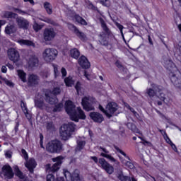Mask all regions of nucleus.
I'll list each match as a JSON object with an SVG mask.
<instances>
[{"label": "nucleus", "instance_id": "1", "mask_svg": "<svg viewBox=\"0 0 181 181\" xmlns=\"http://www.w3.org/2000/svg\"><path fill=\"white\" fill-rule=\"evenodd\" d=\"M66 112L69 115L71 121H75V122H78L79 119H86V116L84 111L81 110V107H77V111L76 110V105L71 100L66 102L65 107Z\"/></svg>", "mask_w": 181, "mask_h": 181}, {"label": "nucleus", "instance_id": "2", "mask_svg": "<svg viewBox=\"0 0 181 181\" xmlns=\"http://www.w3.org/2000/svg\"><path fill=\"white\" fill-rule=\"evenodd\" d=\"M76 131V125L73 122H69L68 124H63L61 127L60 135L63 141H67L73 132Z\"/></svg>", "mask_w": 181, "mask_h": 181}, {"label": "nucleus", "instance_id": "3", "mask_svg": "<svg viewBox=\"0 0 181 181\" xmlns=\"http://www.w3.org/2000/svg\"><path fill=\"white\" fill-rule=\"evenodd\" d=\"M46 149L49 153H61L63 152V144L59 140H52L47 144Z\"/></svg>", "mask_w": 181, "mask_h": 181}, {"label": "nucleus", "instance_id": "4", "mask_svg": "<svg viewBox=\"0 0 181 181\" xmlns=\"http://www.w3.org/2000/svg\"><path fill=\"white\" fill-rule=\"evenodd\" d=\"M21 156L26 160L25 163V168L29 170L30 173H33L35 168H36V160L33 158L29 159V155L28 154V152H26V150L23 148L21 150ZM28 159H29L28 160Z\"/></svg>", "mask_w": 181, "mask_h": 181}, {"label": "nucleus", "instance_id": "5", "mask_svg": "<svg viewBox=\"0 0 181 181\" xmlns=\"http://www.w3.org/2000/svg\"><path fill=\"white\" fill-rule=\"evenodd\" d=\"M57 54H59L57 49L54 48H47L42 52V57L47 63H51V62L56 59Z\"/></svg>", "mask_w": 181, "mask_h": 181}, {"label": "nucleus", "instance_id": "6", "mask_svg": "<svg viewBox=\"0 0 181 181\" xmlns=\"http://www.w3.org/2000/svg\"><path fill=\"white\" fill-rule=\"evenodd\" d=\"M163 90V88L159 85L155 83L151 84V88H147L146 90V95L149 97L152 100L155 96H156L157 93H160Z\"/></svg>", "mask_w": 181, "mask_h": 181}, {"label": "nucleus", "instance_id": "7", "mask_svg": "<svg viewBox=\"0 0 181 181\" xmlns=\"http://www.w3.org/2000/svg\"><path fill=\"white\" fill-rule=\"evenodd\" d=\"M94 99L90 96H85L82 98V106L85 111H93L94 106L93 105Z\"/></svg>", "mask_w": 181, "mask_h": 181}, {"label": "nucleus", "instance_id": "8", "mask_svg": "<svg viewBox=\"0 0 181 181\" xmlns=\"http://www.w3.org/2000/svg\"><path fill=\"white\" fill-rule=\"evenodd\" d=\"M63 159L64 158L62 156H57L56 158H52V162H55V163L50 167V164H48V168H49V171L52 172V173H54V172H57L59 169H60L62 166V163H63Z\"/></svg>", "mask_w": 181, "mask_h": 181}, {"label": "nucleus", "instance_id": "9", "mask_svg": "<svg viewBox=\"0 0 181 181\" xmlns=\"http://www.w3.org/2000/svg\"><path fill=\"white\" fill-rule=\"evenodd\" d=\"M64 175L66 181H78L80 180V172L78 170H75L71 174L69 170H64Z\"/></svg>", "mask_w": 181, "mask_h": 181}, {"label": "nucleus", "instance_id": "10", "mask_svg": "<svg viewBox=\"0 0 181 181\" xmlns=\"http://www.w3.org/2000/svg\"><path fill=\"white\" fill-rule=\"evenodd\" d=\"M98 165L100 166L102 169H104V170L109 175H112V173H114V167L108 163L104 158H99Z\"/></svg>", "mask_w": 181, "mask_h": 181}, {"label": "nucleus", "instance_id": "11", "mask_svg": "<svg viewBox=\"0 0 181 181\" xmlns=\"http://www.w3.org/2000/svg\"><path fill=\"white\" fill-rule=\"evenodd\" d=\"M34 103L35 107L37 108H39L40 110H47L48 106L43 101V96H42V94L37 93L35 95Z\"/></svg>", "mask_w": 181, "mask_h": 181}, {"label": "nucleus", "instance_id": "12", "mask_svg": "<svg viewBox=\"0 0 181 181\" xmlns=\"http://www.w3.org/2000/svg\"><path fill=\"white\" fill-rule=\"evenodd\" d=\"M118 110V105L114 102H110L106 105V116L111 118Z\"/></svg>", "mask_w": 181, "mask_h": 181}, {"label": "nucleus", "instance_id": "13", "mask_svg": "<svg viewBox=\"0 0 181 181\" xmlns=\"http://www.w3.org/2000/svg\"><path fill=\"white\" fill-rule=\"evenodd\" d=\"M45 42H50L56 37V31L54 28H45L43 33Z\"/></svg>", "mask_w": 181, "mask_h": 181}, {"label": "nucleus", "instance_id": "14", "mask_svg": "<svg viewBox=\"0 0 181 181\" xmlns=\"http://www.w3.org/2000/svg\"><path fill=\"white\" fill-rule=\"evenodd\" d=\"M27 81L28 87H36L39 85L40 78L39 76L32 74L28 76Z\"/></svg>", "mask_w": 181, "mask_h": 181}, {"label": "nucleus", "instance_id": "15", "mask_svg": "<svg viewBox=\"0 0 181 181\" xmlns=\"http://www.w3.org/2000/svg\"><path fill=\"white\" fill-rule=\"evenodd\" d=\"M1 175H3L6 179H12L13 177L12 168L9 165H4L1 168Z\"/></svg>", "mask_w": 181, "mask_h": 181}, {"label": "nucleus", "instance_id": "16", "mask_svg": "<svg viewBox=\"0 0 181 181\" xmlns=\"http://www.w3.org/2000/svg\"><path fill=\"white\" fill-rule=\"evenodd\" d=\"M68 29L69 30H71L78 37L81 39V40H86V34L84 33L79 31L78 28L74 25V24L68 23Z\"/></svg>", "mask_w": 181, "mask_h": 181}, {"label": "nucleus", "instance_id": "17", "mask_svg": "<svg viewBox=\"0 0 181 181\" xmlns=\"http://www.w3.org/2000/svg\"><path fill=\"white\" fill-rule=\"evenodd\" d=\"M16 22L20 29L27 30L29 28V21L23 17L16 18Z\"/></svg>", "mask_w": 181, "mask_h": 181}, {"label": "nucleus", "instance_id": "18", "mask_svg": "<svg viewBox=\"0 0 181 181\" xmlns=\"http://www.w3.org/2000/svg\"><path fill=\"white\" fill-rule=\"evenodd\" d=\"M8 57L12 62H18L19 60V52L14 48H10L8 50Z\"/></svg>", "mask_w": 181, "mask_h": 181}, {"label": "nucleus", "instance_id": "19", "mask_svg": "<svg viewBox=\"0 0 181 181\" xmlns=\"http://www.w3.org/2000/svg\"><path fill=\"white\" fill-rule=\"evenodd\" d=\"M29 67H37L39 66V58L35 54L30 55L27 59Z\"/></svg>", "mask_w": 181, "mask_h": 181}, {"label": "nucleus", "instance_id": "20", "mask_svg": "<svg viewBox=\"0 0 181 181\" xmlns=\"http://www.w3.org/2000/svg\"><path fill=\"white\" fill-rule=\"evenodd\" d=\"M90 117L91 119L94 121V122H98L99 124H101V122L104 121V117H103V115L97 112H90Z\"/></svg>", "mask_w": 181, "mask_h": 181}, {"label": "nucleus", "instance_id": "21", "mask_svg": "<svg viewBox=\"0 0 181 181\" xmlns=\"http://www.w3.org/2000/svg\"><path fill=\"white\" fill-rule=\"evenodd\" d=\"M99 22H100V23L101 25V28L103 30L102 32V33H104L107 36H111V35H112L111 30H110V28H108V26L107 25V23H105L104 19H103V18H100Z\"/></svg>", "mask_w": 181, "mask_h": 181}, {"label": "nucleus", "instance_id": "22", "mask_svg": "<svg viewBox=\"0 0 181 181\" xmlns=\"http://www.w3.org/2000/svg\"><path fill=\"white\" fill-rule=\"evenodd\" d=\"M99 149L100 151H103V152H104L100 153V156H103V158H106V159H108L109 160H110V162H117V160H115L114 157L108 154L110 153V151L107 150V148L100 146Z\"/></svg>", "mask_w": 181, "mask_h": 181}, {"label": "nucleus", "instance_id": "23", "mask_svg": "<svg viewBox=\"0 0 181 181\" xmlns=\"http://www.w3.org/2000/svg\"><path fill=\"white\" fill-rule=\"evenodd\" d=\"M79 65L82 67V69H90V62L87 59V57L84 56H81L78 59Z\"/></svg>", "mask_w": 181, "mask_h": 181}, {"label": "nucleus", "instance_id": "24", "mask_svg": "<svg viewBox=\"0 0 181 181\" xmlns=\"http://www.w3.org/2000/svg\"><path fill=\"white\" fill-rule=\"evenodd\" d=\"M163 65L167 70L170 71L176 67V66H175V63H173V62L169 59H164Z\"/></svg>", "mask_w": 181, "mask_h": 181}, {"label": "nucleus", "instance_id": "25", "mask_svg": "<svg viewBox=\"0 0 181 181\" xmlns=\"http://www.w3.org/2000/svg\"><path fill=\"white\" fill-rule=\"evenodd\" d=\"M104 33H100L99 35V42L103 46H108V37Z\"/></svg>", "mask_w": 181, "mask_h": 181}, {"label": "nucleus", "instance_id": "26", "mask_svg": "<svg viewBox=\"0 0 181 181\" xmlns=\"http://www.w3.org/2000/svg\"><path fill=\"white\" fill-rule=\"evenodd\" d=\"M171 81L175 87L181 88V76L177 78L176 75H173L171 77Z\"/></svg>", "mask_w": 181, "mask_h": 181}, {"label": "nucleus", "instance_id": "27", "mask_svg": "<svg viewBox=\"0 0 181 181\" xmlns=\"http://www.w3.org/2000/svg\"><path fill=\"white\" fill-rule=\"evenodd\" d=\"M18 14L11 11H4L2 13V17L6 19H16Z\"/></svg>", "mask_w": 181, "mask_h": 181}, {"label": "nucleus", "instance_id": "28", "mask_svg": "<svg viewBox=\"0 0 181 181\" xmlns=\"http://www.w3.org/2000/svg\"><path fill=\"white\" fill-rule=\"evenodd\" d=\"M85 146H86V141L78 140L77 146L75 148V152H81V151H83V149H84Z\"/></svg>", "mask_w": 181, "mask_h": 181}, {"label": "nucleus", "instance_id": "29", "mask_svg": "<svg viewBox=\"0 0 181 181\" xmlns=\"http://www.w3.org/2000/svg\"><path fill=\"white\" fill-rule=\"evenodd\" d=\"M127 127L128 129H130V131L134 132V134H141V132L139 131V129H138V128H136V125H135V124L132 122H128L127 124Z\"/></svg>", "mask_w": 181, "mask_h": 181}, {"label": "nucleus", "instance_id": "30", "mask_svg": "<svg viewBox=\"0 0 181 181\" xmlns=\"http://www.w3.org/2000/svg\"><path fill=\"white\" fill-rule=\"evenodd\" d=\"M70 56L73 59H78L80 57V51L77 48H73L70 50Z\"/></svg>", "mask_w": 181, "mask_h": 181}, {"label": "nucleus", "instance_id": "31", "mask_svg": "<svg viewBox=\"0 0 181 181\" xmlns=\"http://www.w3.org/2000/svg\"><path fill=\"white\" fill-rule=\"evenodd\" d=\"M44 8L48 15H52L53 13V6L52 4L47 1L44 3Z\"/></svg>", "mask_w": 181, "mask_h": 181}, {"label": "nucleus", "instance_id": "32", "mask_svg": "<svg viewBox=\"0 0 181 181\" xmlns=\"http://www.w3.org/2000/svg\"><path fill=\"white\" fill-rule=\"evenodd\" d=\"M5 32L7 35H12L16 32V27L14 25H7L5 28Z\"/></svg>", "mask_w": 181, "mask_h": 181}, {"label": "nucleus", "instance_id": "33", "mask_svg": "<svg viewBox=\"0 0 181 181\" xmlns=\"http://www.w3.org/2000/svg\"><path fill=\"white\" fill-rule=\"evenodd\" d=\"M120 160L122 165L126 166L128 169H134L135 168V165H134V163H131L130 161H127V160L122 158L120 157Z\"/></svg>", "mask_w": 181, "mask_h": 181}, {"label": "nucleus", "instance_id": "34", "mask_svg": "<svg viewBox=\"0 0 181 181\" xmlns=\"http://www.w3.org/2000/svg\"><path fill=\"white\" fill-rule=\"evenodd\" d=\"M74 19L78 23H80V25H83L84 26H87V21L84 20L81 16H80L78 14L74 15Z\"/></svg>", "mask_w": 181, "mask_h": 181}, {"label": "nucleus", "instance_id": "35", "mask_svg": "<svg viewBox=\"0 0 181 181\" xmlns=\"http://www.w3.org/2000/svg\"><path fill=\"white\" fill-rule=\"evenodd\" d=\"M45 100L47 103H49V104L51 105L56 104V103H57V99H56V97L52 98L47 93H45Z\"/></svg>", "mask_w": 181, "mask_h": 181}, {"label": "nucleus", "instance_id": "36", "mask_svg": "<svg viewBox=\"0 0 181 181\" xmlns=\"http://www.w3.org/2000/svg\"><path fill=\"white\" fill-rule=\"evenodd\" d=\"M14 172L19 179H25V175H23V173L19 170V167H18V165L14 166Z\"/></svg>", "mask_w": 181, "mask_h": 181}, {"label": "nucleus", "instance_id": "37", "mask_svg": "<svg viewBox=\"0 0 181 181\" xmlns=\"http://www.w3.org/2000/svg\"><path fill=\"white\" fill-rule=\"evenodd\" d=\"M17 72L18 76L19 78H21V81H23V83H26V73H25V71H23V70H18Z\"/></svg>", "mask_w": 181, "mask_h": 181}, {"label": "nucleus", "instance_id": "38", "mask_svg": "<svg viewBox=\"0 0 181 181\" xmlns=\"http://www.w3.org/2000/svg\"><path fill=\"white\" fill-rule=\"evenodd\" d=\"M64 83L67 87H71L74 84V80L71 76H69L64 79Z\"/></svg>", "mask_w": 181, "mask_h": 181}, {"label": "nucleus", "instance_id": "39", "mask_svg": "<svg viewBox=\"0 0 181 181\" xmlns=\"http://www.w3.org/2000/svg\"><path fill=\"white\" fill-rule=\"evenodd\" d=\"M117 178L121 181H131V177L125 176L122 173L118 174Z\"/></svg>", "mask_w": 181, "mask_h": 181}, {"label": "nucleus", "instance_id": "40", "mask_svg": "<svg viewBox=\"0 0 181 181\" xmlns=\"http://www.w3.org/2000/svg\"><path fill=\"white\" fill-rule=\"evenodd\" d=\"M19 43L21 45H25V46H35V44L33 43V42L29 40H21L19 41Z\"/></svg>", "mask_w": 181, "mask_h": 181}, {"label": "nucleus", "instance_id": "41", "mask_svg": "<svg viewBox=\"0 0 181 181\" xmlns=\"http://www.w3.org/2000/svg\"><path fill=\"white\" fill-rule=\"evenodd\" d=\"M21 107L25 115V117H28V107H26V103L23 102V100H21Z\"/></svg>", "mask_w": 181, "mask_h": 181}, {"label": "nucleus", "instance_id": "42", "mask_svg": "<svg viewBox=\"0 0 181 181\" xmlns=\"http://www.w3.org/2000/svg\"><path fill=\"white\" fill-rule=\"evenodd\" d=\"M75 88L78 95H81V94H83V92L81 91V83H80V82L76 83Z\"/></svg>", "mask_w": 181, "mask_h": 181}, {"label": "nucleus", "instance_id": "43", "mask_svg": "<svg viewBox=\"0 0 181 181\" xmlns=\"http://www.w3.org/2000/svg\"><path fill=\"white\" fill-rule=\"evenodd\" d=\"M40 21H42V22H45L46 23H49V25H54V21L52 20L51 18H40Z\"/></svg>", "mask_w": 181, "mask_h": 181}, {"label": "nucleus", "instance_id": "44", "mask_svg": "<svg viewBox=\"0 0 181 181\" xmlns=\"http://www.w3.org/2000/svg\"><path fill=\"white\" fill-rule=\"evenodd\" d=\"M60 93H62V89L59 86L54 88L52 91V94L54 95H58V94H60Z\"/></svg>", "mask_w": 181, "mask_h": 181}, {"label": "nucleus", "instance_id": "45", "mask_svg": "<svg viewBox=\"0 0 181 181\" xmlns=\"http://www.w3.org/2000/svg\"><path fill=\"white\" fill-rule=\"evenodd\" d=\"M62 108H63V104L62 103H59V104L55 105L53 111H54V112H57L62 111Z\"/></svg>", "mask_w": 181, "mask_h": 181}, {"label": "nucleus", "instance_id": "46", "mask_svg": "<svg viewBox=\"0 0 181 181\" xmlns=\"http://www.w3.org/2000/svg\"><path fill=\"white\" fill-rule=\"evenodd\" d=\"M115 149L117 152L121 153V155H123V156H124V158H127V159H129V157L127 156V153H125V152H124L122 150H121L119 148H118V146H115Z\"/></svg>", "mask_w": 181, "mask_h": 181}, {"label": "nucleus", "instance_id": "47", "mask_svg": "<svg viewBox=\"0 0 181 181\" xmlns=\"http://www.w3.org/2000/svg\"><path fill=\"white\" fill-rule=\"evenodd\" d=\"M164 139L167 142V144H168L169 145L173 143L168 136V134H166V132H164Z\"/></svg>", "mask_w": 181, "mask_h": 181}, {"label": "nucleus", "instance_id": "48", "mask_svg": "<svg viewBox=\"0 0 181 181\" xmlns=\"http://www.w3.org/2000/svg\"><path fill=\"white\" fill-rule=\"evenodd\" d=\"M158 93H160V94L158 95V98L161 101H163L165 103V100H166V95H165V93H162V91L158 92Z\"/></svg>", "mask_w": 181, "mask_h": 181}, {"label": "nucleus", "instance_id": "49", "mask_svg": "<svg viewBox=\"0 0 181 181\" xmlns=\"http://www.w3.org/2000/svg\"><path fill=\"white\" fill-rule=\"evenodd\" d=\"M33 29L35 30V32H39L42 29V26L37 23H35L33 25Z\"/></svg>", "mask_w": 181, "mask_h": 181}, {"label": "nucleus", "instance_id": "50", "mask_svg": "<svg viewBox=\"0 0 181 181\" xmlns=\"http://www.w3.org/2000/svg\"><path fill=\"white\" fill-rule=\"evenodd\" d=\"M116 26L120 30V33H121L122 36H124V32L122 31V30L124 29V25H121L119 23H117Z\"/></svg>", "mask_w": 181, "mask_h": 181}, {"label": "nucleus", "instance_id": "51", "mask_svg": "<svg viewBox=\"0 0 181 181\" xmlns=\"http://www.w3.org/2000/svg\"><path fill=\"white\" fill-rule=\"evenodd\" d=\"M13 11L14 12H17V13H19L20 15H26V11H23L19 8H14Z\"/></svg>", "mask_w": 181, "mask_h": 181}, {"label": "nucleus", "instance_id": "52", "mask_svg": "<svg viewBox=\"0 0 181 181\" xmlns=\"http://www.w3.org/2000/svg\"><path fill=\"white\" fill-rule=\"evenodd\" d=\"M43 134L42 133L40 134V147L44 148L45 146H43Z\"/></svg>", "mask_w": 181, "mask_h": 181}, {"label": "nucleus", "instance_id": "53", "mask_svg": "<svg viewBox=\"0 0 181 181\" xmlns=\"http://www.w3.org/2000/svg\"><path fill=\"white\" fill-rule=\"evenodd\" d=\"M47 181H54V175H53V174L47 175Z\"/></svg>", "mask_w": 181, "mask_h": 181}, {"label": "nucleus", "instance_id": "54", "mask_svg": "<svg viewBox=\"0 0 181 181\" xmlns=\"http://www.w3.org/2000/svg\"><path fill=\"white\" fill-rule=\"evenodd\" d=\"M88 8L89 9H93V11H95V9H97V7L94 6V5H93L91 2H88Z\"/></svg>", "mask_w": 181, "mask_h": 181}, {"label": "nucleus", "instance_id": "55", "mask_svg": "<svg viewBox=\"0 0 181 181\" xmlns=\"http://www.w3.org/2000/svg\"><path fill=\"white\" fill-rule=\"evenodd\" d=\"M4 81L5 84H6V86H8V87H13V83H12L11 81L6 79Z\"/></svg>", "mask_w": 181, "mask_h": 181}, {"label": "nucleus", "instance_id": "56", "mask_svg": "<svg viewBox=\"0 0 181 181\" xmlns=\"http://www.w3.org/2000/svg\"><path fill=\"white\" fill-rule=\"evenodd\" d=\"M101 4L105 5V6H108L110 5V0H100Z\"/></svg>", "mask_w": 181, "mask_h": 181}, {"label": "nucleus", "instance_id": "57", "mask_svg": "<svg viewBox=\"0 0 181 181\" xmlns=\"http://www.w3.org/2000/svg\"><path fill=\"white\" fill-rule=\"evenodd\" d=\"M61 72L63 77H66V76H67V71H66V69L62 68Z\"/></svg>", "mask_w": 181, "mask_h": 181}, {"label": "nucleus", "instance_id": "58", "mask_svg": "<svg viewBox=\"0 0 181 181\" xmlns=\"http://www.w3.org/2000/svg\"><path fill=\"white\" fill-rule=\"evenodd\" d=\"M90 159L92 160H93V162H95V163H98V162H99L98 158L97 156H91Z\"/></svg>", "mask_w": 181, "mask_h": 181}, {"label": "nucleus", "instance_id": "59", "mask_svg": "<svg viewBox=\"0 0 181 181\" xmlns=\"http://www.w3.org/2000/svg\"><path fill=\"white\" fill-rule=\"evenodd\" d=\"M99 110H100V111H102V112H103L104 114H105V115H107V109L105 110V109H104V107L101 105H99Z\"/></svg>", "mask_w": 181, "mask_h": 181}, {"label": "nucleus", "instance_id": "60", "mask_svg": "<svg viewBox=\"0 0 181 181\" xmlns=\"http://www.w3.org/2000/svg\"><path fill=\"white\" fill-rule=\"evenodd\" d=\"M6 158H8V159H11L12 158V153L10 151H7L5 153Z\"/></svg>", "mask_w": 181, "mask_h": 181}, {"label": "nucleus", "instance_id": "61", "mask_svg": "<svg viewBox=\"0 0 181 181\" xmlns=\"http://www.w3.org/2000/svg\"><path fill=\"white\" fill-rule=\"evenodd\" d=\"M54 73L55 75V77H57L59 76V69H57V67H54Z\"/></svg>", "mask_w": 181, "mask_h": 181}, {"label": "nucleus", "instance_id": "62", "mask_svg": "<svg viewBox=\"0 0 181 181\" xmlns=\"http://www.w3.org/2000/svg\"><path fill=\"white\" fill-rule=\"evenodd\" d=\"M172 149H173V151H175V152H177V147H176V145H175V144H170Z\"/></svg>", "mask_w": 181, "mask_h": 181}, {"label": "nucleus", "instance_id": "63", "mask_svg": "<svg viewBox=\"0 0 181 181\" xmlns=\"http://www.w3.org/2000/svg\"><path fill=\"white\" fill-rule=\"evenodd\" d=\"M115 66H117L118 67V69L122 68V64H121V62L119 61H117L115 62Z\"/></svg>", "mask_w": 181, "mask_h": 181}, {"label": "nucleus", "instance_id": "64", "mask_svg": "<svg viewBox=\"0 0 181 181\" xmlns=\"http://www.w3.org/2000/svg\"><path fill=\"white\" fill-rule=\"evenodd\" d=\"M53 128V123L49 122L47 124V129H52Z\"/></svg>", "mask_w": 181, "mask_h": 181}]
</instances>
